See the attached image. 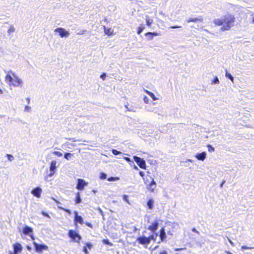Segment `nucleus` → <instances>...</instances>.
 Wrapping results in <instances>:
<instances>
[{"instance_id":"obj_1","label":"nucleus","mask_w":254,"mask_h":254,"mask_svg":"<svg viewBox=\"0 0 254 254\" xmlns=\"http://www.w3.org/2000/svg\"><path fill=\"white\" fill-rule=\"evenodd\" d=\"M235 17L233 14L228 13L221 18L215 19L213 23L215 26H221L220 30L222 31L230 30L234 25Z\"/></svg>"},{"instance_id":"obj_2","label":"nucleus","mask_w":254,"mask_h":254,"mask_svg":"<svg viewBox=\"0 0 254 254\" xmlns=\"http://www.w3.org/2000/svg\"><path fill=\"white\" fill-rule=\"evenodd\" d=\"M6 82L10 86L18 87L21 85L22 80L12 71H9L5 77Z\"/></svg>"},{"instance_id":"obj_3","label":"nucleus","mask_w":254,"mask_h":254,"mask_svg":"<svg viewBox=\"0 0 254 254\" xmlns=\"http://www.w3.org/2000/svg\"><path fill=\"white\" fill-rule=\"evenodd\" d=\"M139 174L141 177H143L144 183L147 185V189L150 192H153L156 186V184L154 179L149 175H147L145 177H144V174L142 171H139Z\"/></svg>"},{"instance_id":"obj_4","label":"nucleus","mask_w":254,"mask_h":254,"mask_svg":"<svg viewBox=\"0 0 254 254\" xmlns=\"http://www.w3.org/2000/svg\"><path fill=\"white\" fill-rule=\"evenodd\" d=\"M151 240L156 241V236L154 235H151L149 237L141 236L137 238L136 241L139 244L145 246L146 247L150 243Z\"/></svg>"},{"instance_id":"obj_5","label":"nucleus","mask_w":254,"mask_h":254,"mask_svg":"<svg viewBox=\"0 0 254 254\" xmlns=\"http://www.w3.org/2000/svg\"><path fill=\"white\" fill-rule=\"evenodd\" d=\"M68 237L75 242L79 243L81 240V237L74 230H69L68 232Z\"/></svg>"},{"instance_id":"obj_6","label":"nucleus","mask_w":254,"mask_h":254,"mask_svg":"<svg viewBox=\"0 0 254 254\" xmlns=\"http://www.w3.org/2000/svg\"><path fill=\"white\" fill-rule=\"evenodd\" d=\"M133 159L136 162L138 166L143 169H146V164L145 161L143 159L137 156H133Z\"/></svg>"},{"instance_id":"obj_7","label":"nucleus","mask_w":254,"mask_h":254,"mask_svg":"<svg viewBox=\"0 0 254 254\" xmlns=\"http://www.w3.org/2000/svg\"><path fill=\"white\" fill-rule=\"evenodd\" d=\"M33 245L35 247V251L37 253H41L43 251L48 250V247L45 245H39L36 242H33Z\"/></svg>"},{"instance_id":"obj_8","label":"nucleus","mask_w":254,"mask_h":254,"mask_svg":"<svg viewBox=\"0 0 254 254\" xmlns=\"http://www.w3.org/2000/svg\"><path fill=\"white\" fill-rule=\"evenodd\" d=\"M55 32H58L59 35L61 37H66L69 35L68 32L66 31L64 28L61 27L56 28L55 30Z\"/></svg>"},{"instance_id":"obj_9","label":"nucleus","mask_w":254,"mask_h":254,"mask_svg":"<svg viewBox=\"0 0 254 254\" xmlns=\"http://www.w3.org/2000/svg\"><path fill=\"white\" fill-rule=\"evenodd\" d=\"M74 225L76 226L78 223L82 225L83 223V218L81 216L78 215L77 211L74 212Z\"/></svg>"},{"instance_id":"obj_10","label":"nucleus","mask_w":254,"mask_h":254,"mask_svg":"<svg viewBox=\"0 0 254 254\" xmlns=\"http://www.w3.org/2000/svg\"><path fill=\"white\" fill-rule=\"evenodd\" d=\"M87 185V183H86L83 179H78L77 180V184L76 186V189L82 190L84 189L85 186Z\"/></svg>"},{"instance_id":"obj_11","label":"nucleus","mask_w":254,"mask_h":254,"mask_svg":"<svg viewBox=\"0 0 254 254\" xmlns=\"http://www.w3.org/2000/svg\"><path fill=\"white\" fill-rule=\"evenodd\" d=\"M42 191V189L40 187H36L31 191V193L34 196L40 198L41 195Z\"/></svg>"},{"instance_id":"obj_12","label":"nucleus","mask_w":254,"mask_h":254,"mask_svg":"<svg viewBox=\"0 0 254 254\" xmlns=\"http://www.w3.org/2000/svg\"><path fill=\"white\" fill-rule=\"evenodd\" d=\"M13 253L17 254L18 253L21 252L22 250V247L20 243H16L13 245Z\"/></svg>"},{"instance_id":"obj_13","label":"nucleus","mask_w":254,"mask_h":254,"mask_svg":"<svg viewBox=\"0 0 254 254\" xmlns=\"http://www.w3.org/2000/svg\"><path fill=\"white\" fill-rule=\"evenodd\" d=\"M33 229L32 228L26 226L23 229V233L24 235H30L31 234V237L32 239H34V237L32 235Z\"/></svg>"},{"instance_id":"obj_14","label":"nucleus","mask_w":254,"mask_h":254,"mask_svg":"<svg viewBox=\"0 0 254 254\" xmlns=\"http://www.w3.org/2000/svg\"><path fill=\"white\" fill-rule=\"evenodd\" d=\"M56 169V161L54 160L51 161L50 163V170L51 173L49 174V176H52L55 173Z\"/></svg>"},{"instance_id":"obj_15","label":"nucleus","mask_w":254,"mask_h":254,"mask_svg":"<svg viewBox=\"0 0 254 254\" xmlns=\"http://www.w3.org/2000/svg\"><path fill=\"white\" fill-rule=\"evenodd\" d=\"M158 226V222L157 221H154L150 226H149L147 229L152 232H155L157 230Z\"/></svg>"},{"instance_id":"obj_16","label":"nucleus","mask_w":254,"mask_h":254,"mask_svg":"<svg viewBox=\"0 0 254 254\" xmlns=\"http://www.w3.org/2000/svg\"><path fill=\"white\" fill-rule=\"evenodd\" d=\"M159 237L161 242L164 241L166 238L165 230L164 227L161 228L159 231Z\"/></svg>"},{"instance_id":"obj_17","label":"nucleus","mask_w":254,"mask_h":254,"mask_svg":"<svg viewBox=\"0 0 254 254\" xmlns=\"http://www.w3.org/2000/svg\"><path fill=\"white\" fill-rule=\"evenodd\" d=\"M206 153L202 152L201 153H197L195 155V157L199 160L203 161L206 158Z\"/></svg>"},{"instance_id":"obj_18","label":"nucleus","mask_w":254,"mask_h":254,"mask_svg":"<svg viewBox=\"0 0 254 254\" xmlns=\"http://www.w3.org/2000/svg\"><path fill=\"white\" fill-rule=\"evenodd\" d=\"M92 245L90 243H86L83 249V251L85 254H89L88 249L90 250L92 248Z\"/></svg>"},{"instance_id":"obj_19","label":"nucleus","mask_w":254,"mask_h":254,"mask_svg":"<svg viewBox=\"0 0 254 254\" xmlns=\"http://www.w3.org/2000/svg\"><path fill=\"white\" fill-rule=\"evenodd\" d=\"M202 22L203 21V18L201 16H199L198 17L196 18H190L187 20L188 22Z\"/></svg>"},{"instance_id":"obj_20","label":"nucleus","mask_w":254,"mask_h":254,"mask_svg":"<svg viewBox=\"0 0 254 254\" xmlns=\"http://www.w3.org/2000/svg\"><path fill=\"white\" fill-rule=\"evenodd\" d=\"M104 33L108 36H111L113 34V30L111 28H107L106 26H103Z\"/></svg>"},{"instance_id":"obj_21","label":"nucleus","mask_w":254,"mask_h":254,"mask_svg":"<svg viewBox=\"0 0 254 254\" xmlns=\"http://www.w3.org/2000/svg\"><path fill=\"white\" fill-rule=\"evenodd\" d=\"M145 36L148 37V39L149 40H152L153 39V36H158L160 35V33H158L157 32H147L145 34Z\"/></svg>"},{"instance_id":"obj_22","label":"nucleus","mask_w":254,"mask_h":254,"mask_svg":"<svg viewBox=\"0 0 254 254\" xmlns=\"http://www.w3.org/2000/svg\"><path fill=\"white\" fill-rule=\"evenodd\" d=\"M153 204H154V200L153 199L151 198L149 199L147 202V204L148 206V208L149 209H152L153 208Z\"/></svg>"},{"instance_id":"obj_23","label":"nucleus","mask_w":254,"mask_h":254,"mask_svg":"<svg viewBox=\"0 0 254 254\" xmlns=\"http://www.w3.org/2000/svg\"><path fill=\"white\" fill-rule=\"evenodd\" d=\"M81 202V199L80 198V193L77 192L76 193V197L75 198V204L80 203Z\"/></svg>"},{"instance_id":"obj_24","label":"nucleus","mask_w":254,"mask_h":254,"mask_svg":"<svg viewBox=\"0 0 254 254\" xmlns=\"http://www.w3.org/2000/svg\"><path fill=\"white\" fill-rule=\"evenodd\" d=\"M153 20L152 19L150 18L148 16H146V25L150 27L152 23H153Z\"/></svg>"},{"instance_id":"obj_25","label":"nucleus","mask_w":254,"mask_h":254,"mask_svg":"<svg viewBox=\"0 0 254 254\" xmlns=\"http://www.w3.org/2000/svg\"><path fill=\"white\" fill-rule=\"evenodd\" d=\"M145 92L151 97L153 100L155 101L157 99L154 94L151 92L147 90H145Z\"/></svg>"},{"instance_id":"obj_26","label":"nucleus","mask_w":254,"mask_h":254,"mask_svg":"<svg viewBox=\"0 0 254 254\" xmlns=\"http://www.w3.org/2000/svg\"><path fill=\"white\" fill-rule=\"evenodd\" d=\"M144 27L142 25H140L139 27H137V33L138 34H140L142 32V31L144 30Z\"/></svg>"},{"instance_id":"obj_27","label":"nucleus","mask_w":254,"mask_h":254,"mask_svg":"<svg viewBox=\"0 0 254 254\" xmlns=\"http://www.w3.org/2000/svg\"><path fill=\"white\" fill-rule=\"evenodd\" d=\"M102 242L105 245H108L109 246H113V244L111 243L108 239H103Z\"/></svg>"},{"instance_id":"obj_28","label":"nucleus","mask_w":254,"mask_h":254,"mask_svg":"<svg viewBox=\"0 0 254 254\" xmlns=\"http://www.w3.org/2000/svg\"><path fill=\"white\" fill-rule=\"evenodd\" d=\"M120 179V178L119 177H110L107 179V180L108 181L111 182V181H118Z\"/></svg>"},{"instance_id":"obj_29","label":"nucleus","mask_w":254,"mask_h":254,"mask_svg":"<svg viewBox=\"0 0 254 254\" xmlns=\"http://www.w3.org/2000/svg\"><path fill=\"white\" fill-rule=\"evenodd\" d=\"M72 156L73 154L70 153H65L64 157L66 159L69 160Z\"/></svg>"},{"instance_id":"obj_30","label":"nucleus","mask_w":254,"mask_h":254,"mask_svg":"<svg viewBox=\"0 0 254 254\" xmlns=\"http://www.w3.org/2000/svg\"><path fill=\"white\" fill-rule=\"evenodd\" d=\"M99 178L101 180L106 179L107 178V175L105 173L102 172L100 173Z\"/></svg>"},{"instance_id":"obj_31","label":"nucleus","mask_w":254,"mask_h":254,"mask_svg":"<svg viewBox=\"0 0 254 254\" xmlns=\"http://www.w3.org/2000/svg\"><path fill=\"white\" fill-rule=\"evenodd\" d=\"M53 153L54 154V155H57V156L58 157H61L63 155V154L62 152H59L58 151H54Z\"/></svg>"},{"instance_id":"obj_32","label":"nucleus","mask_w":254,"mask_h":254,"mask_svg":"<svg viewBox=\"0 0 254 254\" xmlns=\"http://www.w3.org/2000/svg\"><path fill=\"white\" fill-rule=\"evenodd\" d=\"M112 152L113 154H114L115 155L120 154L121 153V152L120 151H118L117 150L115 149H113L112 150Z\"/></svg>"},{"instance_id":"obj_33","label":"nucleus","mask_w":254,"mask_h":254,"mask_svg":"<svg viewBox=\"0 0 254 254\" xmlns=\"http://www.w3.org/2000/svg\"><path fill=\"white\" fill-rule=\"evenodd\" d=\"M59 208L60 209L64 211V212L67 213L69 214H71V211H70V210L69 209H67L64 208V207H60Z\"/></svg>"},{"instance_id":"obj_34","label":"nucleus","mask_w":254,"mask_h":254,"mask_svg":"<svg viewBox=\"0 0 254 254\" xmlns=\"http://www.w3.org/2000/svg\"><path fill=\"white\" fill-rule=\"evenodd\" d=\"M207 147L208 148V151L212 152L214 151V148L212 147L210 144H208Z\"/></svg>"},{"instance_id":"obj_35","label":"nucleus","mask_w":254,"mask_h":254,"mask_svg":"<svg viewBox=\"0 0 254 254\" xmlns=\"http://www.w3.org/2000/svg\"><path fill=\"white\" fill-rule=\"evenodd\" d=\"M226 76L229 78L232 81H233L234 78L232 75L228 72L226 73Z\"/></svg>"},{"instance_id":"obj_36","label":"nucleus","mask_w":254,"mask_h":254,"mask_svg":"<svg viewBox=\"0 0 254 254\" xmlns=\"http://www.w3.org/2000/svg\"><path fill=\"white\" fill-rule=\"evenodd\" d=\"M14 30H15L14 28L13 27V26H11L8 29L7 32L8 34H10L11 33L13 32L14 31Z\"/></svg>"},{"instance_id":"obj_37","label":"nucleus","mask_w":254,"mask_h":254,"mask_svg":"<svg viewBox=\"0 0 254 254\" xmlns=\"http://www.w3.org/2000/svg\"><path fill=\"white\" fill-rule=\"evenodd\" d=\"M253 248L249 247H247L246 246H243L241 247V250H250V249H252Z\"/></svg>"},{"instance_id":"obj_38","label":"nucleus","mask_w":254,"mask_h":254,"mask_svg":"<svg viewBox=\"0 0 254 254\" xmlns=\"http://www.w3.org/2000/svg\"><path fill=\"white\" fill-rule=\"evenodd\" d=\"M219 81L218 80V78L217 77H215L214 78L213 80L212 81V83L214 84L219 83Z\"/></svg>"},{"instance_id":"obj_39","label":"nucleus","mask_w":254,"mask_h":254,"mask_svg":"<svg viewBox=\"0 0 254 254\" xmlns=\"http://www.w3.org/2000/svg\"><path fill=\"white\" fill-rule=\"evenodd\" d=\"M6 156L9 160L11 161L13 159V157L12 155H11L10 154H7Z\"/></svg>"},{"instance_id":"obj_40","label":"nucleus","mask_w":254,"mask_h":254,"mask_svg":"<svg viewBox=\"0 0 254 254\" xmlns=\"http://www.w3.org/2000/svg\"><path fill=\"white\" fill-rule=\"evenodd\" d=\"M124 159L128 162H131L132 163H133V161L128 157H124Z\"/></svg>"},{"instance_id":"obj_41","label":"nucleus","mask_w":254,"mask_h":254,"mask_svg":"<svg viewBox=\"0 0 254 254\" xmlns=\"http://www.w3.org/2000/svg\"><path fill=\"white\" fill-rule=\"evenodd\" d=\"M143 101L145 103H147V104L148 103V102H149V99H148V97L146 96H145L143 97Z\"/></svg>"},{"instance_id":"obj_42","label":"nucleus","mask_w":254,"mask_h":254,"mask_svg":"<svg viewBox=\"0 0 254 254\" xmlns=\"http://www.w3.org/2000/svg\"><path fill=\"white\" fill-rule=\"evenodd\" d=\"M123 199L124 200L128 203V196L127 195H123Z\"/></svg>"},{"instance_id":"obj_43","label":"nucleus","mask_w":254,"mask_h":254,"mask_svg":"<svg viewBox=\"0 0 254 254\" xmlns=\"http://www.w3.org/2000/svg\"><path fill=\"white\" fill-rule=\"evenodd\" d=\"M106 73H103L101 75H100V77L103 80H104L105 79V78H106Z\"/></svg>"},{"instance_id":"obj_44","label":"nucleus","mask_w":254,"mask_h":254,"mask_svg":"<svg viewBox=\"0 0 254 254\" xmlns=\"http://www.w3.org/2000/svg\"><path fill=\"white\" fill-rule=\"evenodd\" d=\"M85 225L86 226H87L88 227L91 228H93V225L92 224H91L89 222H86L85 223Z\"/></svg>"},{"instance_id":"obj_45","label":"nucleus","mask_w":254,"mask_h":254,"mask_svg":"<svg viewBox=\"0 0 254 254\" xmlns=\"http://www.w3.org/2000/svg\"><path fill=\"white\" fill-rule=\"evenodd\" d=\"M159 254H168V253L165 251V250H164V251H161Z\"/></svg>"},{"instance_id":"obj_46","label":"nucleus","mask_w":254,"mask_h":254,"mask_svg":"<svg viewBox=\"0 0 254 254\" xmlns=\"http://www.w3.org/2000/svg\"><path fill=\"white\" fill-rule=\"evenodd\" d=\"M181 26H178V25H174V26H171V28L172 29H176V28H181Z\"/></svg>"},{"instance_id":"obj_47","label":"nucleus","mask_w":254,"mask_h":254,"mask_svg":"<svg viewBox=\"0 0 254 254\" xmlns=\"http://www.w3.org/2000/svg\"><path fill=\"white\" fill-rule=\"evenodd\" d=\"M228 240L229 242L230 243V244L232 246H234L233 242L230 239L228 238Z\"/></svg>"},{"instance_id":"obj_48","label":"nucleus","mask_w":254,"mask_h":254,"mask_svg":"<svg viewBox=\"0 0 254 254\" xmlns=\"http://www.w3.org/2000/svg\"><path fill=\"white\" fill-rule=\"evenodd\" d=\"M225 183V180H223V181L221 182V184H220V187L221 188H222V187H223V185L224 184V183Z\"/></svg>"},{"instance_id":"obj_49","label":"nucleus","mask_w":254,"mask_h":254,"mask_svg":"<svg viewBox=\"0 0 254 254\" xmlns=\"http://www.w3.org/2000/svg\"><path fill=\"white\" fill-rule=\"evenodd\" d=\"M183 249H183V248H181V249H178V248H177V249H175V251H176V252H178V251H181V250H183Z\"/></svg>"},{"instance_id":"obj_50","label":"nucleus","mask_w":254,"mask_h":254,"mask_svg":"<svg viewBox=\"0 0 254 254\" xmlns=\"http://www.w3.org/2000/svg\"><path fill=\"white\" fill-rule=\"evenodd\" d=\"M43 214L44 216H47V217H49V215H48V214L46 213L43 212Z\"/></svg>"},{"instance_id":"obj_51","label":"nucleus","mask_w":254,"mask_h":254,"mask_svg":"<svg viewBox=\"0 0 254 254\" xmlns=\"http://www.w3.org/2000/svg\"><path fill=\"white\" fill-rule=\"evenodd\" d=\"M26 248H27V250H29V251H31V247H29V246H27L26 247Z\"/></svg>"},{"instance_id":"obj_52","label":"nucleus","mask_w":254,"mask_h":254,"mask_svg":"<svg viewBox=\"0 0 254 254\" xmlns=\"http://www.w3.org/2000/svg\"><path fill=\"white\" fill-rule=\"evenodd\" d=\"M227 254H233L232 253H231L229 251H226L225 252Z\"/></svg>"},{"instance_id":"obj_53","label":"nucleus","mask_w":254,"mask_h":254,"mask_svg":"<svg viewBox=\"0 0 254 254\" xmlns=\"http://www.w3.org/2000/svg\"><path fill=\"white\" fill-rule=\"evenodd\" d=\"M134 169H135L136 170H138V169L137 167L136 166H135V165H134Z\"/></svg>"},{"instance_id":"obj_54","label":"nucleus","mask_w":254,"mask_h":254,"mask_svg":"<svg viewBox=\"0 0 254 254\" xmlns=\"http://www.w3.org/2000/svg\"><path fill=\"white\" fill-rule=\"evenodd\" d=\"M3 94L2 90L1 89H0V94Z\"/></svg>"},{"instance_id":"obj_55","label":"nucleus","mask_w":254,"mask_h":254,"mask_svg":"<svg viewBox=\"0 0 254 254\" xmlns=\"http://www.w3.org/2000/svg\"><path fill=\"white\" fill-rule=\"evenodd\" d=\"M252 22L253 23H254V18H253V20H252Z\"/></svg>"}]
</instances>
